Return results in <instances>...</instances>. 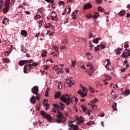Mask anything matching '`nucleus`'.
Segmentation results:
<instances>
[{"label":"nucleus","instance_id":"obj_63","mask_svg":"<svg viewBox=\"0 0 130 130\" xmlns=\"http://www.w3.org/2000/svg\"><path fill=\"white\" fill-rule=\"evenodd\" d=\"M81 69H83V70H86L87 68H86V67H85V66L82 65L81 67Z\"/></svg>","mask_w":130,"mask_h":130},{"label":"nucleus","instance_id":"obj_3","mask_svg":"<svg viewBox=\"0 0 130 130\" xmlns=\"http://www.w3.org/2000/svg\"><path fill=\"white\" fill-rule=\"evenodd\" d=\"M87 67L89 69V70L87 71V73H88L89 77H92L94 74V72H95V70L93 69V66L90 63L87 64Z\"/></svg>","mask_w":130,"mask_h":130},{"label":"nucleus","instance_id":"obj_12","mask_svg":"<svg viewBox=\"0 0 130 130\" xmlns=\"http://www.w3.org/2000/svg\"><path fill=\"white\" fill-rule=\"evenodd\" d=\"M91 8H92V5L90 3H86L84 5L83 10H88L91 9Z\"/></svg>","mask_w":130,"mask_h":130},{"label":"nucleus","instance_id":"obj_21","mask_svg":"<svg viewBox=\"0 0 130 130\" xmlns=\"http://www.w3.org/2000/svg\"><path fill=\"white\" fill-rule=\"evenodd\" d=\"M61 95V93L59 92H56L54 95V98L55 99H57V98H59Z\"/></svg>","mask_w":130,"mask_h":130},{"label":"nucleus","instance_id":"obj_60","mask_svg":"<svg viewBox=\"0 0 130 130\" xmlns=\"http://www.w3.org/2000/svg\"><path fill=\"white\" fill-rule=\"evenodd\" d=\"M48 92H49V90L48 89H47L46 91V93H45V96L46 97H47V96H48Z\"/></svg>","mask_w":130,"mask_h":130},{"label":"nucleus","instance_id":"obj_8","mask_svg":"<svg viewBox=\"0 0 130 130\" xmlns=\"http://www.w3.org/2000/svg\"><path fill=\"white\" fill-rule=\"evenodd\" d=\"M36 67V66H38V64L36 62H33L32 60L30 59L28 60V63L26 64V67Z\"/></svg>","mask_w":130,"mask_h":130},{"label":"nucleus","instance_id":"obj_24","mask_svg":"<svg viewBox=\"0 0 130 130\" xmlns=\"http://www.w3.org/2000/svg\"><path fill=\"white\" fill-rule=\"evenodd\" d=\"M86 55L87 56V59H89V60H91V59H92V54L90 53H86Z\"/></svg>","mask_w":130,"mask_h":130},{"label":"nucleus","instance_id":"obj_38","mask_svg":"<svg viewBox=\"0 0 130 130\" xmlns=\"http://www.w3.org/2000/svg\"><path fill=\"white\" fill-rule=\"evenodd\" d=\"M45 2L48 3L49 4L51 3V4H53L54 3V0H45Z\"/></svg>","mask_w":130,"mask_h":130},{"label":"nucleus","instance_id":"obj_51","mask_svg":"<svg viewBox=\"0 0 130 130\" xmlns=\"http://www.w3.org/2000/svg\"><path fill=\"white\" fill-rule=\"evenodd\" d=\"M43 21L42 20H40V21H39V27H40V28H41V26H42V23H43Z\"/></svg>","mask_w":130,"mask_h":130},{"label":"nucleus","instance_id":"obj_59","mask_svg":"<svg viewBox=\"0 0 130 130\" xmlns=\"http://www.w3.org/2000/svg\"><path fill=\"white\" fill-rule=\"evenodd\" d=\"M57 74H62V72H61V71H60V69H57Z\"/></svg>","mask_w":130,"mask_h":130},{"label":"nucleus","instance_id":"obj_33","mask_svg":"<svg viewBox=\"0 0 130 130\" xmlns=\"http://www.w3.org/2000/svg\"><path fill=\"white\" fill-rule=\"evenodd\" d=\"M98 99H95L94 100H91V101H90V103H92V104H93V103H97V102H98Z\"/></svg>","mask_w":130,"mask_h":130},{"label":"nucleus","instance_id":"obj_31","mask_svg":"<svg viewBox=\"0 0 130 130\" xmlns=\"http://www.w3.org/2000/svg\"><path fill=\"white\" fill-rule=\"evenodd\" d=\"M47 53V51H43L42 52V55L41 56H43V57H45V56H46V54Z\"/></svg>","mask_w":130,"mask_h":130},{"label":"nucleus","instance_id":"obj_29","mask_svg":"<svg viewBox=\"0 0 130 130\" xmlns=\"http://www.w3.org/2000/svg\"><path fill=\"white\" fill-rule=\"evenodd\" d=\"M76 117L78 121V124H80V123H83V120L81 119L78 117V116H76Z\"/></svg>","mask_w":130,"mask_h":130},{"label":"nucleus","instance_id":"obj_18","mask_svg":"<svg viewBox=\"0 0 130 130\" xmlns=\"http://www.w3.org/2000/svg\"><path fill=\"white\" fill-rule=\"evenodd\" d=\"M59 104H60V106L61 107H59V109L60 110H62L63 111L64 110V107H65V106H64V104H63V103H59Z\"/></svg>","mask_w":130,"mask_h":130},{"label":"nucleus","instance_id":"obj_48","mask_svg":"<svg viewBox=\"0 0 130 130\" xmlns=\"http://www.w3.org/2000/svg\"><path fill=\"white\" fill-rule=\"evenodd\" d=\"M50 27H51V24H50V23H48L47 24H46V26H45V27L46 28H49Z\"/></svg>","mask_w":130,"mask_h":130},{"label":"nucleus","instance_id":"obj_22","mask_svg":"<svg viewBox=\"0 0 130 130\" xmlns=\"http://www.w3.org/2000/svg\"><path fill=\"white\" fill-rule=\"evenodd\" d=\"M3 24H5V25H8L9 24V19L7 18H4V20L2 21Z\"/></svg>","mask_w":130,"mask_h":130},{"label":"nucleus","instance_id":"obj_19","mask_svg":"<svg viewBox=\"0 0 130 130\" xmlns=\"http://www.w3.org/2000/svg\"><path fill=\"white\" fill-rule=\"evenodd\" d=\"M122 51V49L120 48H117V49L115 50V51L116 52V54H120L121 53V52Z\"/></svg>","mask_w":130,"mask_h":130},{"label":"nucleus","instance_id":"obj_50","mask_svg":"<svg viewBox=\"0 0 130 130\" xmlns=\"http://www.w3.org/2000/svg\"><path fill=\"white\" fill-rule=\"evenodd\" d=\"M36 100H39L40 99V95L38 94H36Z\"/></svg>","mask_w":130,"mask_h":130},{"label":"nucleus","instance_id":"obj_35","mask_svg":"<svg viewBox=\"0 0 130 130\" xmlns=\"http://www.w3.org/2000/svg\"><path fill=\"white\" fill-rule=\"evenodd\" d=\"M120 16H123L125 15V11L124 10L123 11H121L119 13Z\"/></svg>","mask_w":130,"mask_h":130},{"label":"nucleus","instance_id":"obj_15","mask_svg":"<svg viewBox=\"0 0 130 130\" xmlns=\"http://www.w3.org/2000/svg\"><path fill=\"white\" fill-rule=\"evenodd\" d=\"M78 93L81 96L82 98H84V97L87 96V93H84V92H82L81 90H79V91H78Z\"/></svg>","mask_w":130,"mask_h":130},{"label":"nucleus","instance_id":"obj_44","mask_svg":"<svg viewBox=\"0 0 130 130\" xmlns=\"http://www.w3.org/2000/svg\"><path fill=\"white\" fill-rule=\"evenodd\" d=\"M88 125H91V124H94V121H90L87 123Z\"/></svg>","mask_w":130,"mask_h":130},{"label":"nucleus","instance_id":"obj_49","mask_svg":"<svg viewBox=\"0 0 130 130\" xmlns=\"http://www.w3.org/2000/svg\"><path fill=\"white\" fill-rule=\"evenodd\" d=\"M58 89H61V88H62V85L61 84V83L60 82V83L58 84Z\"/></svg>","mask_w":130,"mask_h":130},{"label":"nucleus","instance_id":"obj_37","mask_svg":"<svg viewBox=\"0 0 130 130\" xmlns=\"http://www.w3.org/2000/svg\"><path fill=\"white\" fill-rule=\"evenodd\" d=\"M51 19L52 21H55L56 22L58 21V18H57L56 16L54 17H51Z\"/></svg>","mask_w":130,"mask_h":130},{"label":"nucleus","instance_id":"obj_13","mask_svg":"<svg viewBox=\"0 0 130 130\" xmlns=\"http://www.w3.org/2000/svg\"><path fill=\"white\" fill-rule=\"evenodd\" d=\"M21 35L24 37H26L28 36V32H27L26 30H22L21 31Z\"/></svg>","mask_w":130,"mask_h":130},{"label":"nucleus","instance_id":"obj_47","mask_svg":"<svg viewBox=\"0 0 130 130\" xmlns=\"http://www.w3.org/2000/svg\"><path fill=\"white\" fill-rule=\"evenodd\" d=\"M89 89H90V91L91 93H94L95 92V90H94V88L91 87L90 86H89Z\"/></svg>","mask_w":130,"mask_h":130},{"label":"nucleus","instance_id":"obj_46","mask_svg":"<svg viewBox=\"0 0 130 130\" xmlns=\"http://www.w3.org/2000/svg\"><path fill=\"white\" fill-rule=\"evenodd\" d=\"M101 49H104V48H105V47H106V46H105V45H103V44H101L100 45Z\"/></svg>","mask_w":130,"mask_h":130},{"label":"nucleus","instance_id":"obj_27","mask_svg":"<svg viewBox=\"0 0 130 130\" xmlns=\"http://www.w3.org/2000/svg\"><path fill=\"white\" fill-rule=\"evenodd\" d=\"M130 91L128 90H126L125 91L123 92V95L125 96H128V95H129Z\"/></svg>","mask_w":130,"mask_h":130},{"label":"nucleus","instance_id":"obj_52","mask_svg":"<svg viewBox=\"0 0 130 130\" xmlns=\"http://www.w3.org/2000/svg\"><path fill=\"white\" fill-rule=\"evenodd\" d=\"M89 39H91V38L94 37V36H93V34H91V32H89Z\"/></svg>","mask_w":130,"mask_h":130},{"label":"nucleus","instance_id":"obj_34","mask_svg":"<svg viewBox=\"0 0 130 130\" xmlns=\"http://www.w3.org/2000/svg\"><path fill=\"white\" fill-rule=\"evenodd\" d=\"M81 107L83 112H86V111H87L86 107H84V106H83V105H81Z\"/></svg>","mask_w":130,"mask_h":130},{"label":"nucleus","instance_id":"obj_64","mask_svg":"<svg viewBox=\"0 0 130 130\" xmlns=\"http://www.w3.org/2000/svg\"><path fill=\"white\" fill-rule=\"evenodd\" d=\"M51 7L53 8V9H55V4H53V3H52Z\"/></svg>","mask_w":130,"mask_h":130},{"label":"nucleus","instance_id":"obj_5","mask_svg":"<svg viewBox=\"0 0 130 130\" xmlns=\"http://www.w3.org/2000/svg\"><path fill=\"white\" fill-rule=\"evenodd\" d=\"M10 4H11L10 0H7L6 1L5 4V9L3 11L4 14H7V13H8V11H9L10 8Z\"/></svg>","mask_w":130,"mask_h":130},{"label":"nucleus","instance_id":"obj_32","mask_svg":"<svg viewBox=\"0 0 130 130\" xmlns=\"http://www.w3.org/2000/svg\"><path fill=\"white\" fill-rule=\"evenodd\" d=\"M21 50L24 53H26V52H27V49H26V48L23 46L21 47Z\"/></svg>","mask_w":130,"mask_h":130},{"label":"nucleus","instance_id":"obj_6","mask_svg":"<svg viewBox=\"0 0 130 130\" xmlns=\"http://www.w3.org/2000/svg\"><path fill=\"white\" fill-rule=\"evenodd\" d=\"M122 57H127L130 56V50L125 49L124 51L123 52L122 55Z\"/></svg>","mask_w":130,"mask_h":130},{"label":"nucleus","instance_id":"obj_7","mask_svg":"<svg viewBox=\"0 0 130 130\" xmlns=\"http://www.w3.org/2000/svg\"><path fill=\"white\" fill-rule=\"evenodd\" d=\"M39 91V88H38V86H35L31 88V93L32 94H35L37 95L38 94V91Z\"/></svg>","mask_w":130,"mask_h":130},{"label":"nucleus","instance_id":"obj_61","mask_svg":"<svg viewBox=\"0 0 130 130\" xmlns=\"http://www.w3.org/2000/svg\"><path fill=\"white\" fill-rule=\"evenodd\" d=\"M53 69H55V71L58 70V66L55 65V66L54 67Z\"/></svg>","mask_w":130,"mask_h":130},{"label":"nucleus","instance_id":"obj_57","mask_svg":"<svg viewBox=\"0 0 130 130\" xmlns=\"http://www.w3.org/2000/svg\"><path fill=\"white\" fill-rule=\"evenodd\" d=\"M71 62L73 67H75V66L76 65V61H72Z\"/></svg>","mask_w":130,"mask_h":130},{"label":"nucleus","instance_id":"obj_14","mask_svg":"<svg viewBox=\"0 0 130 130\" xmlns=\"http://www.w3.org/2000/svg\"><path fill=\"white\" fill-rule=\"evenodd\" d=\"M98 10L99 12H101V13H104L105 15H106V14H108V12H105V10H104V9H103V8L101 7H99Z\"/></svg>","mask_w":130,"mask_h":130},{"label":"nucleus","instance_id":"obj_23","mask_svg":"<svg viewBox=\"0 0 130 130\" xmlns=\"http://www.w3.org/2000/svg\"><path fill=\"white\" fill-rule=\"evenodd\" d=\"M3 61L4 63H8V62H10V59L8 58H4L3 59Z\"/></svg>","mask_w":130,"mask_h":130},{"label":"nucleus","instance_id":"obj_41","mask_svg":"<svg viewBox=\"0 0 130 130\" xmlns=\"http://www.w3.org/2000/svg\"><path fill=\"white\" fill-rule=\"evenodd\" d=\"M53 106L55 108H57V109H59V106L57 105L56 104H53Z\"/></svg>","mask_w":130,"mask_h":130},{"label":"nucleus","instance_id":"obj_17","mask_svg":"<svg viewBox=\"0 0 130 130\" xmlns=\"http://www.w3.org/2000/svg\"><path fill=\"white\" fill-rule=\"evenodd\" d=\"M30 101L32 104H35L36 103V100H35V97L33 95L30 99Z\"/></svg>","mask_w":130,"mask_h":130},{"label":"nucleus","instance_id":"obj_56","mask_svg":"<svg viewBox=\"0 0 130 130\" xmlns=\"http://www.w3.org/2000/svg\"><path fill=\"white\" fill-rule=\"evenodd\" d=\"M75 2V0H67V3H71L73 4Z\"/></svg>","mask_w":130,"mask_h":130},{"label":"nucleus","instance_id":"obj_10","mask_svg":"<svg viewBox=\"0 0 130 130\" xmlns=\"http://www.w3.org/2000/svg\"><path fill=\"white\" fill-rule=\"evenodd\" d=\"M27 63H29V60H22L19 61L18 62V64L20 66V67L24 66V64H25V66L26 67Z\"/></svg>","mask_w":130,"mask_h":130},{"label":"nucleus","instance_id":"obj_39","mask_svg":"<svg viewBox=\"0 0 130 130\" xmlns=\"http://www.w3.org/2000/svg\"><path fill=\"white\" fill-rule=\"evenodd\" d=\"M92 109H93V110H96V109H97V108H98V107H97L96 105H95L94 104L92 105Z\"/></svg>","mask_w":130,"mask_h":130},{"label":"nucleus","instance_id":"obj_42","mask_svg":"<svg viewBox=\"0 0 130 130\" xmlns=\"http://www.w3.org/2000/svg\"><path fill=\"white\" fill-rule=\"evenodd\" d=\"M125 44L124 45V47L125 48H128V47H129V45H128V44L127 43V42H126Z\"/></svg>","mask_w":130,"mask_h":130},{"label":"nucleus","instance_id":"obj_54","mask_svg":"<svg viewBox=\"0 0 130 130\" xmlns=\"http://www.w3.org/2000/svg\"><path fill=\"white\" fill-rule=\"evenodd\" d=\"M60 5L63 6L64 5V2H63V1H60L59 2V6H60Z\"/></svg>","mask_w":130,"mask_h":130},{"label":"nucleus","instance_id":"obj_28","mask_svg":"<svg viewBox=\"0 0 130 130\" xmlns=\"http://www.w3.org/2000/svg\"><path fill=\"white\" fill-rule=\"evenodd\" d=\"M117 106V104L116 103H114L113 105H112V108L114 111L117 110V109H116Z\"/></svg>","mask_w":130,"mask_h":130},{"label":"nucleus","instance_id":"obj_25","mask_svg":"<svg viewBox=\"0 0 130 130\" xmlns=\"http://www.w3.org/2000/svg\"><path fill=\"white\" fill-rule=\"evenodd\" d=\"M47 102H48V100H45V101H44V103H43V105L46 107H49V104H48V103H47Z\"/></svg>","mask_w":130,"mask_h":130},{"label":"nucleus","instance_id":"obj_30","mask_svg":"<svg viewBox=\"0 0 130 130\" xmlns=\"http://www.w3.org/2000/svg\"><path fill=\"white\" fill-rule=\"evenodd\" d=\"M100 50V45H98L96 47H94V51L95 52H97V51Z\"/></svg>","mask_w":130,"mask_h":130},{"label":"nucleus","instance_id":"obj_62","mask_svg":"<svg viewBox=\"0 0 130 130\" xmlns=\"http://www.w3.org/2000/svg\"><path fill=\"white\" fill-rule=\"evenodd\" d=\"M102 3V0H96L97 4H101Z\"/></svg>","mask_w":130,"mask_h":130},{"label":"nucleus","instance_id":"obj_36","mask_svg":"<svg viewBox=\"0 0 130 130\" xmlns=\"http://www.w3.org/2000/svg\"><path fill=\"white\" fill-rule=\"evenodd\" d=\"M40 18H41V15H40L38 14H37V15L35 17V18L36 20H37L38 19H40Z\"/></svg>","mask_w":130,"mask_h":130},{"label":"nucleus","instance_id":"obj_55","mask_svg":"<svg viewBox=\"0 0 130 130\" xmlns=\"http://www.w3.org/2000/svg\"><path fill=\"white\" fill-rule=\"evenodd\" d=\"M107 66H110V62H108L107 65L105 66V68L109 70V68L107 67Z\"/></svg>","mask_w":130,"mask_h":130},{"label":"nucleus","instance_id":"obj_40","mask_svg":"<svg viewBox=\"0 0 130 130\" xmlns=\"http://www.w3.org/2000/svg\"><path fill=\"white\" fill-rule=\"evenodd\" d=\"M28 67V66H24V74H28V72H27V67Z\"/></svg>","mask_w":130,"mask_h":130},{"label":"nucleus","instance_id":"obj_1","mask_svg":"<svg viewBox=\"0 0 130 130\" xmlns=\"http://www.w3.org/2000/svg\"><path fill=\"white\" fill-rule=\"evenodd\" d=\"M60 99L67 105H70L71 103H72V104H77V102H78V98H75L74 99V98H73L71 99V98L69 96V94H66V95L63 94Z\"/></svg>","mask_w":130,"mask_h":130},{"label":"nucleus","instance_id":"obj_43","mask_svg":"<svg viewBox=\"0 0 130 130\" xmlns=\"http://www.w3.org/2000/svg\"><path fill=\"white\" fill-rule=\"evenodd\" d=\"M43 68L44 69V70H47L48 69H49V66L48 65H44L43 66Z\"/></svg>","mask_w":130,"mask_h":130},{"label":"nucleus","instance_id":"obj_11","mask_svg":"<svg viewBox=\"0 0 130 130\" xmlns=\"http://www.w3.org/2000/svg\"><path fill=\"white\" fill-rule=\"evenodd\" d=\"M66 83L68 84V86L69 87H72V85H74L75 84V82L72 81V80H71V79L69 78H67L66 79Z\"/></svg>","mask_w":130,"mask_h":130},{"label":"nucleus","instance_id":"obj_58","mask_svg":"<svg viewBox=\"0 0 130 130\" xmlns=\"http://www.w3.org/2000/svg\"><path fill=\"white\" fill-rule=\"evenodd\" d=\"M112 95L114 98H117V97H118V96L115 94V92H114V93H112Z\"/></svg>","mask_w":130,"mask_h":130},{"label":"nucleus","instance_id":"obj_2","mask_svg":"<svg viewBox=\"0 0 130 130\" xmlns=\"http://www.w3.org/2000/svg\"><path fill=\"white\" fill-rule=\"evenodd\" d=\"M57 118L56 121L57 123H64L67 121V118L63 117L62 113L59 111H58V114L56 115Z\"/></svg>","mask_w":130,"mask_h":130},{"label":"nucleus","instance_id":"obj_20","mask_svg":"<svg viewBox=\"0 0 130 130\" xmlns=\"http://www.w3.org/2000/svg\"><path fill=\"white\" fill-rule=\"evenodd\" d=\"M100 40H101V38H96L95 39L93 40V43H95V44H98Z\"/></svg>","mask_w":130,"mask_h":130},{"label":"nucleus","instance_id":"obj_53","mask_svg":"<svg viewBox=\"0 0 130 130\" xmlns=\"http://www.w3.org/2000/svg\"><path fill=\"white\" fill-rule=\"evenodd\" d=\"M86 18H87V19H91V18H92V15L91 14H88L86 15Z\"/></svg>","mask_w":130,"mask_h":130},{"label":"nucleus","instance_id":"obj_26","mask_svg":"<svg viewBox=\"0 0 130 130\" xmlns=\"http://www.w3.org/2000/svg\"><path fill=\"white\" fill-rule=\"evenodd\" d=\"M98 17H99V14H98V13L95 12L93 15L92 18L94 19V20H96V19H97Z\"/></svg>","mask_w":130,"mask_h":130},{"label":"nucleus","instance_id":"obj_4","mask_svg":"<svg viewBox=\"0 0 130 130\" xmlns=\"http://www.w3.org/2000/svg\"><path fill=\"white\" fill-rule=\"evenodd\" d=\"M41 114L44 118H46V119L48 120V121L52 119V117H51L49 114H47L46 112H44L43 110L41 111Z\"/></svg>","mask_w":130,"mask_h":130},{"label":"nucleus","instance_id":"obj_16","mask_svg":"<svg viewBox=\"0 0 130 130\" xmlns=\"http://www.w3.org/2000/svg\"><path fill=\"white\" fill-rule=\"evenodd\" d=\"M78 14V10L74 11L72 13V19H77L76 15Z\"/></svg>","mask_w":130,"mask_h":130},{"label":"nucleus","instance_id":"obj_9","mask_svg":"<svg viewBox=\"0 0 130 130\" xmlns=\"http://www.w3.org/2000/svg\"><path fill=\"white\" fill-rule=\"evenodd\" d=\"M69 130H78V125L74 124H70L68 125Z\"/></svg>","mask_w":130,"mask_h":130},{"label":"nucleus","instance_id":"obj_45","mask_svg":"<svg viewBox=\"0 0 130 130\" xmlns=\"http://www.w3.org/2000/svg\"><path fill=\"white\" fill-rule=\"evenodd\" d=\"M51 18H53L54 17H56V13H55V12H53L51 14Z\"/></svg>","mask_w":130,"mask_h":130}]
</instances>
